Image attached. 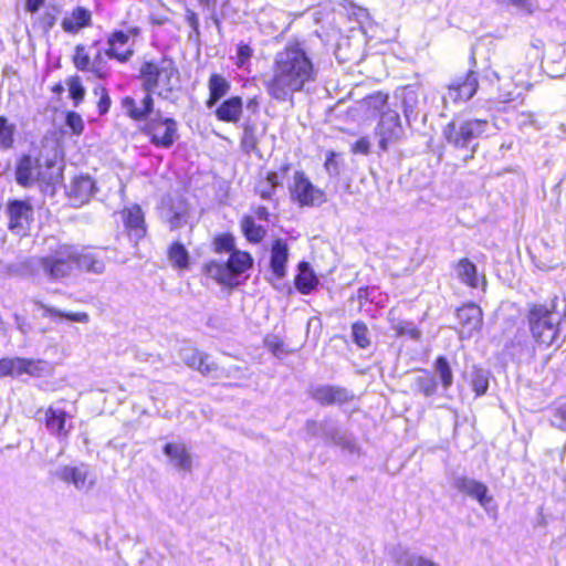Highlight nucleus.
Wrapping results in <instances>:
<instances>
[{"label": "nucleus", "instance_id": "f257e3e1", "mask_svg": "<svg viewBox=\"0 0 566 566\" xmlns=\"http://www.w3.org/2000/svg\"><path fill=\"white\" fill-rule=\"evenodd\" d=\"M316 69L300 43L285 45L273 59L271 75L264 82L268 95L276 102H291L295 93L315 82Z\"/></svg>", "mask_w": 566, "mask_h": 566}, {"label": "nucleus", "instance_id": "13d9d810", "mask_svg": "<svg viewBox=\"0 0 566 566\" xmlns=\"http://www.w3.org/2000/svg\"><path fill=\"white\" fill-rule=\"evenodd\" d=\"M242 144L247 148H254L255 147V138L252 134H250L248 130H245L244 137L242 139Z\"/></svg>", "mask_w": 566, "mask_h": 566}, {"label": "nucleus", "instance_id": "49530a36", "mask_svg": "<svg viewBox=\"0 0 566 566\" xmlns=\"http://www.w3.org/2000/svg\"><path fill=\"white\" fill-rule=\"evenodd\" d=\"M66 125L75 135H81L84 130V122L75 112H69L66 114Z\"/></svg>", "mask_w": 566, "mask_h": 566}, {"label": "nucleus", "instance_id": "864d4df0", "mask_svg": "<svg viewBox=\"0 0 566 566\" xmlns=\"http://www.w3.org/2000/svg\"><path fill=\"white\" fill-rule=\"evenodd\" d=\"M101 91H102V96L97 104V107H98V111L101 114H105L111 106V99L104 88H101Z\"/></svg>", "mask_w": 566, "mask_h": 566}, {"label": "nucleus", "instance_id": "ddd939ff", "mask_svg": "<svg viewBox=\"0 0 566 566\" xmlns=\"http://www.w3.org/2000/svg\"><path fill=\"white\" fill-rule=\"evenodd\" d=\"M44 370V363L41 360L27 359L22 357L0 359V376L19 377L21 375L39 376Z\"/></svg>", "mask_w": 566, "mask_h": 566}, {"label": "nucleus", "instance_id": "72a5a7b5", "mask_svg": "<svg viewBox=\"0 0 566 566\" xmlns=\"http://www.w3.org/2000/svg\"><path fill=\"white\" fill-rule=\"evenodd\" d=\"M17 132L15 124L7 117L0 116V148L10 149L13 147L14 135Z\"/></svg>", "mask_w": 566, "mask_h": 566}, {"label": "nucleus", "instance_id": "b1692460", "mask_svg": "<svg viewBox=\"0 0 566 566\" xmlns=\"http://www.w3.org/2000/svg\"><path fill=\"white\" fill-rule=\"evenodd\" d=\"M287 258V245L283 241L276 240L271 250V270L277 279H282L285 275Z\"/></svg>", "mask_w": 566, "mask_h": 566}, {"label": "nucleus", "instance_id": "37998d69", "mask_svg": "<svg viewBox=\"0 0 566 566\" xmlns=\"http://www.w3.org/2000/svg\"><path fill=\"white\" fill-rule=\"evenodd\" d=\"M67 87L70 96L75 101V105H77L85 95V90L78 77H71L67 81Z\"/></svg>", "mask_w": 566, "mask_h": 566}, {"label": "nucleus", "instance_id": "603ef678", "mask_svg": "<svg viewBox=\"0 0 566 566\" xmlns=\"http://www.w3.org/2000/svg\"><path fill=\"white\" fill-rule=\"evenodd\" d=\"M336 154L334 151H329L327 154L326 160H325V169L329 175H338V165L335 159Z\"/></svg>", "mask_w": 566, "mask_h": 566}, {"label": "nucleus", "instance_id": "412c9836", "mask_svg": "<svg viewBox=\"0 0 566 566\" xmlns=\"http://www.w3.org/2000/svg\"><path fill=\"white\" fill-rule=\"evenodd\" d=\"M92 12L84 7H76L63 17L61 27L67 33H77L81 29L90 27Z\"/></svg>", "mask_w": 566, "mask_h": 566}, {"label": "nucleus", "instance_id": "58836bf2", "mask_svg": "<svg viewBox=\"0 0 566 566\" xmlns=\"http://www.w3.org/2000/svg\"><path fill=\"white\" fill-rule=\"evenodd\" d=\"M354 342L361 348H366L370 344L368 328L365 324L358 322L352 327Z\"/></svg>", "mask_w": 566, "mask_h": 566}, {"label": "nucleus", "instance_id": "f03ea898", "mask_svg": "<svg viewBox=\"0 0 566 566\" xmlns=\"http://www.w3.org/2000/svg\"><path fill=\"white\" fill-rule=\"evenodd\" d=\"M140 78L143 87L147 92L140 103V106H136V103L132 97H126L123 101V106L134 119H142L151 112V93H156L164 98H168L179 85L178 70L175 66V63L169 59L144 63L140 67Z\"/></svg>", "mask_w": 566, "mask_h": 566}, {"label": "nucleus", "instance_id": "6e6552de", "mask_svg": "<svg viewBox=\"0 0 566 566\" xmlns=\"http://www.w3.org/2000/svg\"><path fill=\"white\" fill-rule=\"evenodd\" d=\"M139 35V29L129 28L126 31H114L107 39L106 55L120 63H126L134 55V39Z\"/></svg>", "mask_w": 566, "mask_h": 566}, {"label": "nucleus", "instance_id": "2f4dec72", "mask_svg": "<svg viewBox=\"0 0 566 566\" xmlns=\"http://www.w3.org/2000/svg\"><path fill=\"white\" fill-rule=\"evenodd\" d=\"M403 114L409 120L415 114L419 104V88L415 86H406L400 94Z\"/></svg>", "mask_w": 566, "mask_h": 566}, {"label": "nucleus", "instance_id": "3c124183", "mask_svg": "<svg viewBox=\"0 0 566 566\" xmlns=\"http://www.w3.org/2000/svg\"><path fill=\"white\" fill-rule=\"evenodd\" d=\"M369 149H370V142L367 137H363L360 139H358L354 145H353V153L355 154H363V155H367L369 153Z\"/></svg>", "mask_w": 566, "mask_h": 566}, {"label": "nucleus", "instance_id": "0eeeda50", "mask_svg": "<svg viewBox=\"0 0 566 566\" xmlns=\"http://www.w3.org/2000/svg\"><path fill=\"white\" fill-rule=\"evenodd\" d=\"M291 198L301 207L319 206L326 200L325 192L312 184L303 171H296L290 187Z\"/></svg>", "mask_w": 566, "mask_h": 566}, {"label": "nucleus", "instance_id": "a18cd8bd", "mask_svg": "<svg viewBox=\"0 0 566 566\" xmlns=\"http://www.w3.org/2000/svg\"><path fill=\"white\" fill-rule=\"evenodd\" d=\"M73 61L75 66L81 71L90 70L91 61L90 56L85 51V48L83 45H77L75 48V53L73 56Z\"/></svg>", "mask_w": 566, "mask_h": 566}, {"label": "nucleus", "instance_id": "bf43d9fd", "mask_svg": "<svg viewBox=\"0 0 566 566\" xmlns=\"http://www.w3.org/2000/svg\"><path fill=\"white\" fill-rule=\"evenodd\" d=\"M43 2L44 0H27V9L30 12H36Z\"/></svg>", "mask_w": 566, "mask_h": 566}, {"label": "nucleus", "instance_id": "c03bdc74", "mask_svg": "<svg viewBox=\"0 0 566 566\" xmlns=\"http://www.w3.org/2000/svg\"><path fill=\"white\" fill-rule=\"evenodd\" d=\"M185 360L187 365L190 367L198 369L202 374H209L210 368H203V354L197 350H191L186 357Z\"/></svg>", "mask_w": 566, "mask_h": 566}, {"label": "nucleus", "instance_id": "f704fd0d", "mask_svg": "<svg viewBox=\"0 0 566 566\" xmlns=\"http://www.w3.org/2000/svg\"><path fill=\"white\" fill-rule=\"evenodd\" d=\"M168 258L170 263L178 269H187L189 265V254L186 248L176 242L169 249Z\"/></svg>", "mask_w": 566, "mask_h": 566}, {"label": "nucleus", "instance_id": "7c9ffc66", "mask_svg": "<svg viewBox=\"0 0 566 566\" xmlns=\"http://www.w3.org/2000/svg\"><path fill=\"white\" fill-rule=\"evenodd\" d=\"M298 271L295 285L302 294H308L317 285V279L305 262L298 265Z\"/></svg>", "mask_w": 566, "mask_h": 566}, {"label": "nucleus", "instance_id": "dca6fc26", "mask_svg": "<svg viewBox=\"0 0 566 566\" xmlns=\"http://www.w3.org/2000/svg\"><path fill=\"white\" fill-rule=\"evenodd\" d=\"M9 228L17 234L25 233L32 218V208L25 201H12L8 205Z\"/></svg>", "mask_w": 566, "mask_h": 566}, {"label": "nucleus", "instance_id": "9d476101", "mask_svg": "<svg viewBox=\"0 0 566 566\" xmlns=\"http://www.w3.org/2000/svg\"><path fill=\"white\" fill-rule=\"evenodd\" d=\"M515 76L516 73L512 63L496 65V69L486 75L490 83L496 85L500 102L507 103L514 98V91L517 86Z\"/></svg>", "mask_w": 566, "mask_h": 566}, {"label": "nucleus", "instance_id": "a19ab883", "mask_svg": "<svg viewBox=\"0 0 566 566\" xmlns=\"http://www.w3.org/2000/svg\"><path fill=\"white\" fill-rule=\"evenodd\" d=\"M392 327L398 336H408L411 339H419L420 337V331L409 322L399 321Z\"/></svg>", "mask_w": 566, "mask_h": 566}, {"label": "nucleus", "instance_id": "9b49d317", "mask_svg": "<svg viewBox=\"0 0 566 566\" xmlns=\"http://www.w3.org/2000/svg\"><path fill=\"white\" fill-rule=\"evenodd\" d=\"M177 123L172 118L160 116L151 118L146 125V134L150 136L151 143L161 148H169L178 137Z\"/></svg>", "mask_w": 566, "mask_h": 566}, {"label": "nucleus", "instance_id": "39448f33", "mask_svg": "<svg viewBox=\"0 0 566 566\" xmlns=\"http://www.w3.org/2000/svg\"><path fill=\"white\" fill-rule=\"evenodd\" d=\"M491 129L492 125L486 119L453 120L443 128V136L455 148H467L474 139L488 135Z\"/></svg>", "mask_w": 566, "mask_h": 566}, {"label": "nucleus", "instance_id": "4d7b16f0", "mask_svg": "<svg viewBox=\"0 0 566 566\" xmlns=\"http://www.w3.org/2000/svg\"><path fill=\"white\" fill-rule=\"evenodd\" d=\"M556 417H558L564 424H559V428L565 429L566 428V403L560 405L556 409Z\"/></svg>", "mask_w": 566, "mask_h": 566}, {"label": "nucleus", "instance_id": "423d86ee", "mask_svg": "<svg viewBox=\"0 0 566 566\" xmlns=\"http://www.w3.org/2000/svg\"><path fill=\"white\" fill-rule=\"evenodd\" d=\"M533 337L537 343L549 346L558 334V315L545 305H533L528 314Z\"/></svg>", "mask_w": 566, "mask_h": 566}, {"label": "nucleus", "instance_id": "6ab92c4d", "mask_svg": "<svg viewBox=\"0 0 566 566\" xmlns=\"http://www.w3.org/2000/svg\"><path fill=\"white\" fill-rule=\"evenodd\" d=\"M453 486L461 493L476 500L481 506L486 507L492 501V496L488 494L485 484L465 476L457 478Z\"/></svg>", "mask_w": 566, "mask_h": 566}, {"label": "nucleus", "instance_id": "ea45409f", "mask_svg": "<svg viewBox=\"0 0 566 566\" xmlns=\"http://www.w3.org/2000/svg\"><path fill=\"white\" fill-rule=\"evenodd\" d=\"M472 387L478 396L484 395L489 388L488 373L482 369L474 370L472 376Z\"/></svg>", "mask_w": 566, "mask_h": 566}, {"label": "nucleus", "instance_id": "052dcab7", "mask_svg": "<svg viewBox=\"0 0 566 566\" xmlns=\"http://www.w3.org/2000/svg\"><path fill=\"white\" fill-rule=\"evenodd\" d=\"M255 216L258 217V219L260 220H266L268 219V216H269V212H268V209L264 208V207H259L256 210H255Z\"/></svg>", "mask_w": 566, "mask_h": 566}, {"label": "nucleus", "instance_id": "0e129e2a", "mask_svg": "<svg viewBox=\"0 0 566 566\" xmlns=\"http://www.w3.org/2000/svg\"><path fill=\"white\" fill-rule=\"evenodd\" d=\"M189 20H190V23H191L192 25H195V24L197 23V19H196V17H195V13H191V14H190Z\"/></svg>", "mask_w": 566, "mask_h": 566}, {"label": "nucleus", "instance_id": "09e8293b", "mask_svg": "<svg viewBox=\"0 0 566 566\" xmlns=\"http://www.w3.org/2000/svg\"><path fill=\"white\" fill-rule=\"evenodd\" d=\"M417 385L426 396H431L437 388L434 380L428 375L418 377Z\"/></svg>", "mask_w": 566, "mask_h": 566}, {"label": "nucleus", "instance_id": "f8f14e48", "mask_svg": "<svg viewBox=\"0 0 566 566\" xmlns=\"http://www.w3.org/2000/svg\"><path fill=\"white\" fill-rule=\"evenodd\" d=\"M71 249L69 244H62L57 248L53 255L46 256L42 260V268L45 274L53 280H59L69 276L75 268L71 256L64 253L65 250Z\"/></svg>", "mask_w": 566, "mask_h": 566}, {"label": "nucleus", "instance_id": "473e14b6", "mask_svg": "<svg viewBox=\"0 0 566 566\" xmlns=\"http://www.w3.org/2000/svg\"><path fill=\"white\" fill-rule=\"evenodd\" d=\"M241 229L245 238L253 243H259L265 237V229L261 226H258L253 218L250 216H245L241 220Z\"/></svg>", "mask_w": 566, "mask_h": 566}, {"label": "nucleus", "instance_id": "5fc2aeb1", "mask_svg": "<svg viewBox=\"0 0 566 566\" xmlns=\"http://www.w3.org/2000/svg\"><path fill=\"white\" fill-rule=\"evenodd\" d=\"M90 70L94 72L98 77H105L107 71L101 66V56H96L95 61L91 64Z\"/></svg>", "mask_w": 566, "mask_h": 566}, {"label": "nucleus", "instance_id": "2eb2a0df", "mask_svg": "<svg viewBox=\"0 0 566 566\" xmlns=\"http://www.w3.org/2000/svg\"><path fill=\"white\" fill-rule=\"evenodd\" d=\"M64 253L71 256L76 269L97 274L103 273L105 270L104 262L87 248L71 245V249L65 250Z\"/></svg>", "mask_w": 566, "mask_h": 566}, {"label": "nucleus", "instance_id": "a878e982", "mask_svg": "<svg viewBox=\"0 0 566 566\" xmlns=\"http://www.w3.org/2000/svg\"><path fill=\"white\" fill-rule=\"evenodd\" d=\"M312 396L324 405L343 403L349 399V395L345 389L331 386H321L314 389Z\"/></svg>", "mask_w": 566, "mask_h": 566}, {"label": "nucleus", "instance_id": "aec40b11", "mask_svg": "<svg viewBox=\"0 0 566 566\" xmlns=\"http://www.w3.org/2000/svg\"><path fill=\"white\" fill-rule=\"evenodd\" d=\"M95 185L91 177L78 176L75 177L67 190L69 197L74 205L86 203L94 195Z\"/></svg>", "mask_w": 566, "mask_h": 566}, {"label": "nucleus", "instance_id": "f3484780", "mask_svg": "<svg viewBox=\"0 0 566 566\" xmlns=\"http://www.w3.org/2000/svg\"><path fill=\"white\" fill-rule=\"evenodd\" d=\"M478 78L474 72H470L464 78L454 81L448 87L447 94L443 96L444 102L452 101H468L478 90Z\"/></svg>", "mask_w": 566, "mask_h": 566}, {"label": "nucleus", "instance_id": "8fccbe9b", "mask_svg": "<svg viewBox=\"0 0 566 566\" xmlns=\"http://www.w3.org/2000/svg\"><path fill=\"white\" fill-rule=\"evenodd\" d=\"M388 96L386 94H382L380 92L375 93L366 98L367 105L375 109V111H381L385 105L387 104Z\"/></svg>", "mask_w": 566, "mask_h": 566}, {"label": "nucleus", "instance_id": "7ed1b4c3", "mask_svg": "<svg viewBox=\"0 0 566 566\" xmlns=\"http://www.w3.org/2000/svg\"><path fill=\"white\" fill-rule=\"evenodd\" d=\"M62 177V166L55 159H48L44 165L30 156H23L15 170V178L19 185L29 186L35 181L55 184Z\"/></svg>", "mask_w": 566, "mask_h": 566}, {"label": "nucleus", "instance_id": "4468645a", "mask_svg": "<svg viewBox=\"0 0 566 566\" xmlns=\"http://www.w3.org/2000/svg\"><path fill=\"white\" fill-rule=\"evenodd\" d=\"M379 146L382 150H387L389 145L396 143L402 134L400 118L397 112H384L378 125Z\"/></svg>", "mask_w": 566, "mask_h": 566}, {"label": "nucleus", "instance_id": "79ce46f5", "mask_svg": "<svg viewBox=\"0 0 566 566\" xmlns=\"http://www.w3.org/2000/svg\"><path fill=\"white\" fill-rule=\"evenodd\" d=\"M253 55V50L250 45L241 43L238 45L235 55V65L240 69H247Z\"/></svg>", "mask_w": 566, "mask_h": 566}, {"label": "nucleus", "instance_id": "4c0bfd02", "mask_svg": "<svg viewBox=\"0 0 566 566\" xmlns=\"http://www.w3.org/2000/svg\"><path fill=\"white\" fill-rule=\"evenodd\" d=\"M436 373L439 375L444 388L452 385L453 375L452 370L444 357H439L436 361Z\"/></svg>", "mask_w": 566, "mask_h": 566}, {"label": "nucleus", "instance_id": "e2e57ef3", "mask_svg": "<svg viewBox=\"0 0 566 566\" xmlns=\"http://www.w3.org/2000/svg\"><path fill=\"white\" fill-rule=\"evenodd\" d=\"M207 367H209V368H210V371H211V370H213V366H212V364H210V363L208 361V356L203 355V368H207Z\"/></svg>", "mask_w": 566, "mask_h": 566}, {"label": "nucleus", "instance_id": "1a4fd4ad", "mask_svg": "<svg viewBox=\"0 0 566 566\" xmlns=\"http://www.w3.org/2000/svg\"><path fill=\"white\" fill-rule=\"evenodd\" d=\"M54 476L65 484L73 485L77 491L87 492L94 488L96 478L90 465H62L54 471Z\"/></svg>", "mask_w": 566, "mask_h": 566}, {"label": "nucleus", "instance_id": "680f3d73", "mask_svg": "<svg viewBox=\"0 0 566 566\" xmlns=\"http://www.w3.org/2000/svg\"><path fill=\"white\" fill-rule=\"evenodd\" d=\"M259 102L256 97L250 98L247 103V108L255 111L258 108Z\"/></svg>", "mask_w": 566, "mask_h": 566}, {"label": "nucleus", "instance_id": "cd10ccee", "mask_svg": "<svg viewBox=\"0 0 566 566\" xmlns=\"http://www.w3.org/2000/svg\"><path fill=\"white\" fill-rule=\"evenodd\" d=\"M66 412L57 408H49L45 412V423L48 429L59 436L66 437L67 429H65Z\"/></svg>", "mask_w": 566, "mask_h": 566}, {"label": "nucleus", "instance_id": "de8ad7c7", "mask_svg": "<svg viewBox=\"0 0 566 566\" xmlns=\"http://www.w3.org/2000/svg\"><path fill=\"white\" fill-rule=\"evenodd\" d=\"M234 248V238L231 234H221L214 239V249L217 252H229Z\"/></svg>", "mask_w": 566, "mask_h": 566}, {"label": "nucleus", "instance_id": "20e7f679", "mask_svg": "<svg viewBox=\"0 0 566 566\" xmlns=\"http://www.w3.org/2000/svg\"><path fill=\"white\" fill-rule=\"evenodd\" d=\"M252 258L248 252L233 250L227 263L210 261L206 264L209 277L223 285H235L237 276L252 266Z\"/></svg>", "mask_w": 566, "mask_h": 566}, {"label": "nucleus", "instance_id": "bb28decb", "mask_svg": "<svg viewBox=\"0 0 566 566\" xmlns=\"http://www.w3.org/2000/svg\"><path fill=\"white\" fill-rule=\"evenodd\" d=\"M209 87V99L207 101V107L212 108L217 102L226 96L230 90L229 81L220 74H212L208 82Z\"/></svg>", "mask_w": 566, "mask_h": 566}, {"label": "nucleus", "instance_id": "c85d7f7f", "mask_svg": "<svg viewBox=\"0 0 566 566\" xmlns=\"http://www.w3.org/2000/svg\"><path fill=\"white\" fill-rule=\"evenodd\" d=\"M455 273L465 285L473 289L479 286L478 269L469 259L459 260L455 265Z\"/></svg>", "mask_w": 566, "mask_h": 566}, {"label": "nucleus", "instance_id": "6e6d98bb", "mask_svg": "<svg viewBox=\"0 0 566 566\" xmlns=\"http://www.w3.org/2000/svg\"><path fill=\"white\" fill-rule=\"evenodd\" d=\"M504 4L514 6L523 10H530V0H500Z\"/></svg>", "mask_w": 566, "mask_h": 566}, {"label": "nucleus", "instance_id": "5701e85b", "mask_svg": "<svg viewBox=\"0 0 566 566\" xmlns=\"http://www.w3.org/2000/svg\"><path fill=\"white\" fill-rule=\"evenodd\" d=\"M33 304L42 311L43 317H49L52 321H59V319H67L72 322L77 323H87L90 321V316L85 312H77V313H69L63 312L56 307L50 306L42 301L38 298L32 300Z\"/></svg>", "mask_w": 566, "mask_h": 566}, {"label": "nucleus", "instance_id": "a211bd4d", "mask_svg": "<svg viewBox=\"0 0 566 566\" xmlns=\"http://www.w3.org/2000/svg\"><path fill=\"white\" fill-rule=\"evenodd\" d=\"M457 315L461 326V337H471L482 326V310L475 304H467L460 307Z\"/></svg>", "mask_w": 566, "mask_h": 566}, {"label": "nucleus", "instance_id": "c9c22d12", "mask_svg": "<svg viewBox=\"0 0 566 566\" xmlns=\"http://www.w3.org/2000/svg\"><path fill=\"white\" fill-rule=\"evenodd\" d=\"M279 176L276 172H268L266 177L258 184V192L263 199H270L280 185Z\"/></svg>", "mask_w": 566, "mask_h": 566}, {"label": "nucleus", "instance_id": "e433bc0d", "mask_svg": "<svg viewBox=\"0 0 566 566\" xmlns=\"http://www.w3.org/2000/svg\"><path fill=\"white\" fill-rule=\"evenodd\" d=\"M398 563L401 566H440L434 560L427 558L422 555H415L405 553L398 558Z\"/></svg>", "mask_w": 566, "mask_h": 566}, {"label": "nucleus", "instance_id": "4be33fe9", "mask_svg": "<svg viewBox=\"0 0 566 566\" xmlns=\"http://www.w3.org/2000/svg\"><path fill=\"white\" fill-rule=\"evenodd\" d=\"M164 453L169 458L171 464L179 470H191V455L184 443L170 442L164 447Z\"/></svg>", "mask_w": 566, "mask_h": 566}, {"label": "nucleus", "instance_id": "393cba45", "mask_svg": "<svg viewBox=\"0 0 566 566\" xmlns=\"http://www.w3.org/2000/svg\"><path fill=\"white\" fill-rule=\"evenodd\" d=\"M242 106L241 97H230L217 108L216 116L222 122L237 123L241 117Z\"/></svg>", "mask_w": 566, "mask_h": 566}, {"label": "nucleus", "instance_id": "c756f323", "mask_svg": "<svg viewBox=\"0 0 566 566\" xmlns=\"http://www.w3.org/2000/svg\"><path fill=\"white\" fill-rule=\"evenodd\" d=\"M123 217L126 227L129 230L135 231V237L142 238L145 233V230L143 228L144 218L140 208L137 206L127 208L123 211Z\"/></svg>", "mask_w": 566, "mask_h": 566}]
</instances>
